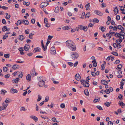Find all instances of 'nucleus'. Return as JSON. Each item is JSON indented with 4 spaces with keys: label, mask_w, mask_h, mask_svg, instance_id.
Segmentation results:
<instances>
[{
    "label": "nucleus",
    "mask_w": 125,
    "mask_h": 125,
    "mask_svg": "<svg viewBox=\"0 0 125 125\" xmlns=\"http://www.w3.org/2000/svg\"><path fill=\"white\" fill-rule=\"evenodd\" d=\"M66 46L72 51H75L76 50V48L74 43L71 40H69L66 42Z\"/></svg>",
    "instance_id": "f257e3e1"
},
{
    "label": "nucleus",
    "mask_w": 125,
    "mask_h": 125,
    "mask_svg": "<svg viewBox=\"0 0 125 125\" xmlns=\"http://www.w3.org/2000/svg\"><path fill=\"white\" fill-rule=\"evenodd\" d=\"M90 77L88 76L86 78L85 81L84 80H80V82L81 84L83 85L84 87H88L90 85L88 83L89 82L88 81L90 80Z\"/></svg>",
    "instance_id": "f03ea898"
},
{
    "label": "nucleus",
    "mask_w": 125,
    "mask_h": 125,
    "mask_svg": "<svg viewBox=\"0 0 125 125\" xmlns=\"http://www.w3.org/2000/svg\"><path fill=\"white\" fill-rule=\"evenodd\" d=\"M125 36V33L123 31H121L119 33H118L117 35L116 36V37H119L122 40H123L125 38L124 36Z\"/></svg>",
    "instance_id": "7ed1b4c3"
},
{
    "label": "nucleus",
    "mask_w": 125,
    "mask_h": 125,
    "mask_svg": "<svg viewBox=\"0 0 125 125\" xmlns=\"http://www.w3.org/2000/svg\"><path fill=\"white\" fill-rule=\"evenodd\" d=\"M39 80L40 81L38 83L40 87H42L45 84V82L44 81L46 80V79H44L43 80L42 78Z\"/></svg>",
    "instance_id": "20e7f679"
},
{
    "label": "nucleus",
    "mask_w": 125,
    "mask_h": 125,
    "mask_svg": "<svg viewBox=\"0 0 125 125\" xmlns=\"http://www.w3.org/2000/svg\"><path fill=\"white\" fill-rule=\"evenodd\" d=\"M72 53V54H71L72 58L73 60L77 59L79 56L78 54L75 52H73Z\"/></svg>",
    "instance_id": "39448f33"
},
{
    "label": "nucleus",
    "mask_w": 125,
    "mask_h": 125,
    "mask_svg": "<svg viewBox=\"0 0 125 125\" xmlns=\"http://www.w3.org/2000/svg\"><path fill=\"white\" fill-rule=\"evenodd\" d=\"M49 4V3H47L46 2H43L40 4V7L41 8H42L44 7H46Z\"/></svg>",
    "instance_id": "423d86ee"
},
{
    "label": "nucleus",
    "mask_w": 125,
    "mask_h": 125,
    "mask_svg": "<svg viewBox=\"0 0 125 125\" xmlns=\"http://www.w3.org/2000/svg\"><path fill=\"white\" fill-rule=\"evenodd\" d=\"M35 68H34L31 72V74L32 76H34V75L36 76L37 75V73L36 72L35 73Z\"/></svg>",
    "instance_id": "0eeeda50"
},
{
    "label": "nucleus",
    "mask_w": 125,
    "mask_h": 125,
    "mask_svg": "<svg viewBox=\"0 0 125 125\" xmlns=\"http://www.w3.org/2000/svg\"><path fill=\"white\" fill-rule=\"evenodd\" d=\"M51 53L52 54L54 55L56 53V51L55 48L54 47H52L50 50Z\"/></svg>",
    "instance_id": "6e6552de"
},
{
    "label": "nucleus",
    "mask_w": 125,
    "mask_h": 125,
    "mask_svg": "<svg viewBox=\"0 0 125 125\" xmlns=\"http://www.w3.org/2000/svg\"><path fill=\"white\" fill-rule=\"evenodd\" d=\"M30 46L28 44H26L24 47V50L26 51H28L29 50Z\"/></svg>",
    "instance_id": "1a4fd4ad"
},
{
    "label": "nucleus",
    "mask_w": 125,
    "mask_h": 125,
    "mask_svg": "<svg viewBox=\"0 0 125 125\" xmlns=\"http://www.w3.org/2000/svg\"><path fill=\"white\" fill-rule=\"evenodd\" d=\"M30 117L35 121L36 122H37L38 120V118L35 116L31 115L30 116Z\"/></svg>",
    "instance_id": "9d476101"
},
{
    "label": "nucleus",
    "mask_w": 125,
    "mask_h": 125,
    "mask_svg": "<svg viewBox=\"0 0 125 125\" xmlns=\"http://www.w3.org/2000/svg\"><path fill=\"white\" fill-rule=\"evenodd\" d=\"M75 78L77 81L81 79V76L78 74H77L75 76Z\"/></svg>",
    "instance_id": "9b49d317"
},
{
    "label": "nucleus",
    "mask_w": 125,
    "mask_h": 125,
    "mask_svg": "<svg viewBox=\"0 0 125 125\" xmlns=\"http://www.w3.org/2000/svg\"><path fill=\"white\" fill-rule=\"evenodd\" d=\"M94 12L96 14L100 16H102L103 15V13L101 12L98 10H95Z\"/></svg>",
    "instance_id": "f8f14e48"
},
{
    "label": "nucleus",
    "mask_w": 125,
    "mask_h": 125,
    "mask_svg": "<svg viewBox=\"0 0 125 125\" xmlns=\"http://www.w3.org/2000/svg\"><path fill=\"white\" fill-rule=\"evenodd\" d=\"M10 92L11 93L14 94L15 93H17L18 92V91L16 89H14L13 88H12L10 90Z\"/></svg>",
    "instance_id": "ddd939ff"
},
{
    "label": "nucleus",
    "mask_w": 125,
    "mask_h": 125,
    "mask_svg": "<svg viewBox=\"0 0 125 125\" xmlns=\"http://www.w3.org/2000/svg\"><path fill=\"white\" fill-rule=\"evenodd\" d=\"M20 80V79L18 78H16V79L12 80V82L13 83H18L19 81Z\"/></svg>",
    "instance_id": "4468645a"
},
{
    "label": "nucleus",
    "mask_w": 125,
    "mask_h": 125,
    "mask_svg": "<svg viewBox=\"0 0 125 125\" xmlns=\"http://www.w3.org/2000/svg\"><path fill=\"white\" fill-rule=\"evenodd\" d=\"M10 33L9 32H8L7 33H6L3 35L2 39L3 40H4L7 38L8 36V34Z\"/></svg>",
    "instance_id": "2eb2a0df"
},
{
    "label": "nucleus",
    "mask_w": 125,
    "mask_h": 125,
    "mask_svg": "<svg viewBox=\"0 0 125 125\" xmlns=\"http://www.w3.org/2000/svg\"><path fill=\"white\" fill-rule=\"evenodd\" d=\"M22 22L25 25H28L29 24V22L27 20H23Z\"/></svg>",
    "instance_id": "dca6fc26"
},
{
    "label": "nucleus",
    "mask_w": 125,
    "mask_h": 125,
    "mask_svg": "<svg viewBox=\"0 0 125 125\" xmlns=\"http://www.w3.org/2000/svg\"><path fill=\"white\" fill-rule=\"evenodd\" d=\"M41 49L39 47H37L34 49L33 52H34L35 53L37 52H40Z\"/></svg>",
    "instance_id": "f3484780"
},
{
    "label": "nucleus",
    "mask_w": 125,
    "mask_h": 125,
    "mask_svg": "<svg viewBox=\"0 0 125 125\" xmlns=\"http://www.w3.org/2000/svg\"><path fill=\"white\" fill-rule=\"evenodd\" d=\"M25 38V37L23 35H21L19 36V39L21 41L23 40Z\"/></svg>",
    "instance_id": "a211bd4d"
},
{
    "label": "nucleus",
    "mask_w": 125,
    "mask_h": 125,
    "mask_svg": "<svg viewBox=\"0 0 125 125\" xmlns=\"http://www.w3.org/2000/svg\"><path fill=\"white\" fill-rule=\"evenodd\" d=\"M100 100V98L98 97H96L94 99L93 102L94 103H96L99 102Z\"/></svg>",
    "instance_id": "6ab92c4d"
},
{
    "label": "nucleus",
    "mask_w": 125,
    "mask_h": 125,
    "mask_svg": "<svg viewBox=\"0 0 125 125\" xmlns=\"http://www.w3.org/2000/svg\"><path fill=\"white\" fill-rule=\"evenodd\" d=\"M31 77L30 74H28L27 75L26 77V79L28 82L31 81Z\"/></svg>",
    "instance_id": "aec40b11"
},
{
    "label": "nucleus",
    "mask_w": 125,
    "mask_h": 125,
    "mask_svg": "<svg viewBox=\"0 0 125 125\" xmlns=\"http://www.w3.org/2000/svg\"><path fill=\"white\" fill-rule=\"evenodd\" d=\"M101 81L102 83L104 85H106L108 84L107 81L105 80H101Z\"/></svg>",
    "instance_id": "412c9836"
},
{
    "label": "nucleus",
    "mask_w": 125,
    "mask_h": 125,
    "mask_svg": "<svg viewBox=\"0 0 125 125\" xmlns=\"http://www.w3.org/2000/svg\"><path fill=\"white\" fill-rule=\"evenodd\" d=\"M114 13L115 14H117L118 11V9L117 7H115L114 10Z\"/></svg>",
    "instance_id": "4be33fe9"
},
{
    "label": "nucleus",
    "mask_w": 125,
    "mask_h": 125,
    "mask_svg": "<svg viewBox=\"0 0 125 125\" xmlns=\"http://www.w3.org/2000/svg\"><path fill=\"white\" fill-rule=\"evenodd\" d=\"M84 94L87 96H89V93L88 91V90L87 89H85L84 91Z\"/></svg>",
    "instance_id": "5701e85b"
},
{
    "label": "nucleus",
    "mask_w": 125,
    "mask_h": 125,
    "mask_svg": "<svg viewBox=\"0 0 125 125\" xmlns=\"http://www.w3.org/2000/svg\"><path fill=\"white\" fill-rule=\"evenodd\" d=\"M8 29H7V27L6 26H4L2 28V31H8Z\"/></svg>",
    "instance_id": "b1692460"
},
{
    "label": "nucleus",
    "mask_w": 125,
    "mask_h": 125,
    "mask_svg": "<svg viewBox=\"0 0 125 125\" xmlns=\"http://www.w3.org/2000/svg\"><path fill=\"white\" fill-rule=\"evenodd\" d=\"M7 92L5 90H2L0 91V94L3 95H4Z\"/></svg>",
    "instance_id": "393cba45"
},
{
    "label": "nucleus",
    "mask_w": 125,
    "mask_h": 125,
    "mask_svg": "<svg viewBox=\"0 0 125 125\" xmlns=\"http://www.w3.org/2000/svg\"><path fill=\"white\" fill-rule=\"evenodd\" d=\"M18 65H17V64H14L12 66V68L14 69V70H15L16 69H18V68L17 66H18Z\"/></svg>",
    "instance_id": "a878e982"
},
{
    "label": "nucleus",
    "mask_w": 125,
    "mask_h": 125,
    "mask_svg": "<svg viewBox=\"0 0 125 125\" xmlns=\"http://www.w3.org/2000/svg\"><path fill=\"white\" fill-rule=\"evenodd\" d=\"M8 105V104L4 102L2 104L3 107L4 109H5V108L7 107Z\"/></svg>",
    "instance_id": "bb28decb"
},
{
    "label": "nucleus",
    "mask_w": 125,
    "mask_h": 125,
    "mask_svg": "<svg viewBox=\"0 0 125 125\" xmlns=\"http://www.w3.org/2000/svg\"><path fill=\"white\" fill-rule=\"evenodd\" d=\"M122 67V65L120 64L117 65V67L116 68L117 70H119L121 69Z\"/></svg>",
    "instance_id": "cd10ccee"
},
{
    "label": "nucleus",
    "mask_w": 125,
    "mask_h": 125,
    "mask_svg": "<svg viewBox=\"0 0 125 125\" xmlns=\"http://www.w3.org/2000/svg\"><path fill=\"white\" fill-rule=\"evenodd\" d=\"M90 16V12L87 13L85 15V17L86 18H89Z\"/></svg>",
    "instance_id": "c85d7f7f"
},
{
    "label": "nucleus",
    "mask_w": 125,
    "mask_h": 125,
    "mask_svg": "<svg viewBox=\"0 0 125 125\" xmlns=\"http://www.w3.org/2000/svg\"><path fill=\"white\" fill-rule=\"evenodd\" d=\"M59 10V7L57 6L55 8L54 11L56 13H57L58 12Z\"/></svg>",
    "instance_id": "c756f323"
},
{
    "label": "nucleus",
    "mask_w": 125,
    "mask_h": 125,
    "mask_svg": "<svg viewBox=\"0 0 125 125\" xmlns=\"http://www.w3.org/2000/svg\"><path fill=\"white\" fill-rule=\"evenodd\" d=\"M11 101L10 99L7 98L6 99L5 101L4 102L5 103H6L7 104L8 103H10Z\"/></svg>",
    "instance_id": "7c9ffc66"
},
{
    "label": "nucleus",
    "mask_w": 125,
    "mask_h": 125,
    "mask_svg": "<svg viewBox=\"0 0 125 125\" xmlns=\"http://www.w3.org/2000/svg\"><path fill=\"white\" fill-rule=\"evenodd\" d=\"M99 22V20L97 19H93V22L94 23H98Z\"/></svg>",
    "instance_id": "2f4dec72"
},
{
    "label": "nucleus",
    "mask_w": 125,
    "mask_h": 125,
    "mask_svg": "<svg viewBox=\"0 0 125 125\" xmlns=\"http://www.w3.org/2000/svg\"><path fill=\"white\" fill-rule=\"evenodd\" d=\"M111 104V102H110V103H109L108 102H106V103L104 104L105 105V106H107V107H109L110 105V104Z\"/></svg>",
    "instance_id": "473e14b6"
},
{
    "label": "nucleus",
    "mask_w": 125,
    "mask_h": 125,
    "mask_svg": "<svg viewBox=\"0 0 125 125\" xmlns=\"http://www.w3.org/2000/svg\"><path fill=\"white\" fill-rule=\"evenodd\" d=\"M42 99V97L39 94L38 95V98L37 100V101L38 102H39L40 101V100L41 99Z\"/></svg>",
    "instance_id": "72a5a7b5"
},
{
    "label": "nucleus",
    "mask_w": 125,
    "mask_h": 125,
    "mask_svg": "<svg viewBox=\"0 0 125 125\" xmlns=\"http://www.w3.org/2000/svg\"><path fill=\"white\" fill-rule=\"evenodd\" d=\"M110 34H111L112 35H115V36L116 37V35H117V33H118L116 32V33H115V32H111V31H110Z\"/></svg>",
    "instance_id": "f704fd0d"
},
{
    "label": "nucleus",
    "mask_w": 125,
    "mask_h": 125,
    "mask_svg": "<svg viewBox=\"0 0 125 125\" xmlns=\"http://www.w3.org/2000/svg\"><path fill=\"white\" fill-rule=\"evenodd\" d=\"M83 30L84 31H86L87 30V27L86 26H84L83 27Z\"/></svg>",
    "instance_id": "c9c22d12"
},
{
    "label": "nucleus",
    "mask_w": 125,
    "mask_h": 125,
    "mask_svg": "<svg viewBox=\"0 0 125 125\" xmlns=\"http://www.w3.org/2000/svg\"><path fill=\"white\" fill-rule=\"evenodd\" d=\"M8 70V68L6 67H3V70L4 72H6Z\"/></svg>",
    "instance_id": "e433bc0d"
},
{
    "label": "nucleus",
    "mask_w": 125,
    "mask_h": 125,
    "mask_svg": "<svg viewBox=\"0 0 125 125\" xmlns=\"http://www.w3.org/2000/svg\"><path fill=\"white\" fill-rule=\"evenodd\" d=\"M17 23H18L19 25L21 24L22 23V20H19L17 22Z\"/></svg>",
    "instance_id": "4c0bfd02"
},
{
    "label": "nucleus",
    "mask_w": 125,
    "mask_h": 125,
    "mask_svg": "<svg viewBox=\"0 0 125 125\" xmlns=\"http://www.w3.org/2000/svg\"><path fill=\"white\" fill-rule=\"evenodd\" d=\"M60 107L62 108H63L65 107V105L64 104L62 103L61 104Z\"/></svg>",
    "instance_id": "58836bf2"
},
{
    "label": "nucleus",
    "mask_w": 125,
    "mask_h": 125,
    "mask_svg": "<svg viewBox=\"0 0 125 125\" xmlns=\"http://www.w3.org/2000/svg\"><path fill=\"white\" fill-rule=\"evenodd\" d=\"M97 108L100 110H103V109L102 107L99 105H97L96 106Z\"/></svg>",
    "instance_id": "ea45409f"
},
{
    "label": "nucleus",
    "mask_w": 125,
    "mask_h": 125,
    "mask_svg": "<svg viewBox=\"0 0 125 125\" xmlns=\"http://www.w3.org/2000/svg\"><path fill=\"white\" fill-rule=\"evenodd\" d=\"M112 53L115 55L118 56V54L116 52H112Z\"/></svg>",
    "instance_id": "a19ab883"
},
{
    "label": "nucleus",
    "mask_w": 125,
    "mask_h": 125,
    "mask_svg": "<svg viewBox=\"0 0 125 125\" xmlns=\"http://www.w3.org/2000/svg\"><path fill=\"white\" fill-rule=\"evenodd\" d=\"M90 6V3H88L85 6V7L86 8V10H88V8Z\"/></svg>",
    "instance_id": "79ce46f5"
},
{
    "label": "nucleus",
    "mask_w": 125,
    "mask_h": 125,
    "mask_svg": "<svg viewBox=\"0 0 125 125\" xmlns=\"http://www.w3.org/2000/svg\"><path fill=\"white\" fill-rule=\"evenodd\" d=\"M42 48L43 49L44 51H45L47 49V48H46L45 47L44 45L43 44H42Z\"/></svg>",
    "instance_id": "37998d69"
},
{
    "label": "nucleus",
    "mask_w": 125,
    "mask_h": 125,
    "mask_svg": "<svg viewBox=\"0 0 125 125\" xmlns=\"http://www.w3.org/2000/svg\"><path fill=\"white\" fill-rule=\"evenodd\" d=\"M106 36H107V37L110 38L112 36V35L111 34H110V32H109V33H107L106 34Z\"/></svg>",
    "instance_id": "c03bdc74"
},
{
    "label": "nucleus",
    "mask_w": 125,
    "mask_h": 125,
    "mask_svg": "<svg viewBox=\"0 0 125 125\" xmlns=\"http://www.w3.org/2000/svg\"><path fill=\"white\" fill-rule=\"evenodd\" d=\"M83 27L82 25H79L78 26V28L80 29L81 30H83Z\"/></svg>",
    "instance_id": "a18cd8bd"
},
{
    "label": "nucleus",
    "mask_w": 125,
    "mask_h": 125,
    "mask_svg": "<svg viewBox=\"0 0 125 125\" xmlns=\"http://www.w3.org/2000/svg\"><path fill=\"white\" fill-rule=\"evenodd\" d=\"M4 56L6 58H8L9 57L10 55L9 54H6L4 55Z\"/></svg>",
    "instance_id": "49530a36"
},
{
    "label": "nucleus",
    "mask_w": 125,
    "mask_h": 125,
    "mask_svg": "<svg viewBox=\"0 0 125 125\" xmlns=\"http://www.w3.org/2000/svg\"><path fill=\"white\" fill-rule=\"evenodd\" d=\"M120 16L119 15H117L116 16V19L118 21L120 19Z\"/></svg>",
    "instance_id": "de8ad7c7"
},
{
    "label": "nucleus",
    "mask_w": 125,
    "mask_h": 125,
    "mask_svg": "<svg viewBox=\"0 0 125 125\" xmlns=\"http://www.w3.org/2000/svg\"><path fill=\"white\" fill-rule=\"evenodd\" d=\"M2 23L4 24H6V22L5 20L4 19L2 20Z\"/></svg>",
    "instance_id": "09e8293b"
},
{
    "label": "nucleus",
    "mask_w": 125,
    "mask_h": 125,
    "mask_svg": "<svg viewBox=\"0 0 125 125\" xmlns=\"http://www.w3.org/2000/svg\"><path fill=\"white\" fill-rule=\"evenodd\" d=\"M29 29L26 30L25 31V32L26 34H28L29 33Z\"/></svg>",
    "instance_id": "8fccbe9b"
},
{
    "label": "nucleus",
    "mask_w": 125,
    "mask_h": 125,
    "mask_svg": "<svg viewBox=\"0 0 125 125\" xmlns=\"http://www.w3.org/2000/svg\"><path fill=\"white\" fill-rule=\"evenodd\" d=\"M101 27H100V28H101V30L102 31L104 32L105 31V29L103 27H102L101 28Z\"/></svg>",
    "instance_id": "3c124183"
},
{
    "label": "nucleus",
    "mask_w": 125,
    "mask_h": 125,
    "mask_svg": "<svg viewBox=\"0 0 125 125\" xmlns=\"http://www.w3.org/2000/svg\"><path fill=\"white\" fill-rule=\"evenodd\" d=\"M33 34H32V33H30L29 36V38L31 39H32V38L31 37V36L33 35Z\"/></svg>",
    "instance_id": "603ef678"
},
{
    "label": "nucleus",
    "mask_w": 125,
    "mask_h": 125,
    "mask_svg": "<svg viewBox=\"0 0 125 125\" xmlns=\"http://www.w3.org/2000/svg\"><path fill=\"white\" fill-rule=\"evenodd\" d=\"M10 75L9 74H7L5 76V77L6 78H8L10 77Z\"/></svg>",
    "instance_id": "864d4df0"
},
{
    "label": "nucleus",
    "mask_w": 125,
    "mask_h": 125,
    "mask_svg": "<svg viewBox=\"0 0 125 125\" xmlns=\"http://www.w3.org/2000/svg\"><path fill=\"white\" fill-rule=\"evenodd\" d=\"M94 25L91 23H90L88 25V27H93Z\"/></svg>",
    "instance_id": "5fc2aeb1"
},
{
    "label": "nucleus",
    "mask_w": 125,
    "mask_h": 125,
    "mask_svg": "<svg viewBox=\"0 0 125 125\" xmlns=\"http://www.w3.org/2000/svg\"><path fill=\"white\" fill-rule=\"evenodd\" d=\"M2 8L3 9L5 10H7L8 9V8L7 7H5L4 6H3L2 7Z\"/></svg>",
    "instance_id": "6e6d98bb"
},
{
    "label": "nucleus",
    "mask_w": 125,
    "mask_h": 125,
    "mask_svg": "<svg viewBox=\"0 0 125 125\" xmlns=\"http://www.w3.org/2000/svg\"><path fill=\"white\" fill-rule=\"evenodd\" d=\"M10 17V14H9V15H8L6 16L5 17L6 19H9Z\"/></svg>",
    "instance_id": "4d7b16f0"
},
{
    "label": "nucleus",
    "mask_w": 125,
    "mask_h": 125,
    "mask_svg": "<svg viewBox=\"0 0 125 125\" xmlns=\"http://www.w3.org/2000/svg\"><path fill=\"white\" fill-rule=\"evenodd\" d=\"M123 96L121 94H120L119 95L118 98L119 99H121L122 98Z\"/></svg>",
    "instance_id": "13d9d810"
},
{
    "label": "nucleus",
    "mask_w": 125,
    "mask_h": 125,
    "mask_svg": "<svg viewBox=\"0 0 125 125\" xmlns=\"http://www.w3.org/2000/svg\"><path fill=\"white\" fill-rule=\"evenodd\" d=\"M97 65V63L96 62H94L93 63V66L94 67H96Z\"/></svg>",
    "instance_id": "bf43d9fd"
},
{
    "label": "nucleus",
    "mask_w": 125,
    "mask_h": 125,
    "mask_svg": "<svg viewBox=\"0 0 125 125\" xmlns=\"http://www.w3.org/2000/svg\"><path fill=\"white\" fill-rule=\"evenodd\" d=\"M104 92H105L108 94H109L110 93V92H109V91L108 89H106L104 91Z\"/></svg>",
    "instance_id": "052dcab7"
},
{
    "label": "nucleus",
    "mask_w": 125,
    "mask_h": 125,
    "mask_svg": "<svg viewBox=\"0 0 125 125\" xmlns=\"http://www.w3.org/2000/svg\"><path fill=\"white\" fill-rule=\"evenodd\" d=\"M120 62V61L119 60H117L115 62V64H117L119 63Z\"/></svg>",
    "instance_id": "680f3d73"
},
{
    "label": "nucleus",
    "mask_w": 125,
    "mask_h": 125,
    "mask_svg": "<svg viewBox=\"0 0 125 125\" xmlns=\"http://www.w3.org/2000/svg\"><path fill=\"white\" fill-rule=\"evenodd\" d=\"M104 64H102L101 65V70H104Z\"/></svg>",
    "instance_id": "e2e57ef3"
},
{
    "label": "nucleus",
    "mask_w": 125,
    "mask_h": 125,
    "mask_svg": "<svg viewBox=\"0 0 125 125\" xmlns=\"http://www.w3.org/2000/svg\"><path fill=\"white\" fill-rule=\"evenodd\" d=\"M113 45L115 48H116L118 46L117 44V45L115 43H114Z\"/></svg>",
    "instance_id": "0e129e2a"
},
{
    "label": "nucleus",
    "mask_w": 125,
    "mask_h": 125,
    "mask_svg": "<svg viewBox=\"0 0 125 125\" xmlns=\"http://www.w3.org/2000/svg\"><path fill=\"white\" fill-rule=\"evenodd\" d=\"M68 64L70 66H72L73 65V63L71 62H68Z\"/></svg>",
    "instance_id": "69168bd1"
},
{
    "label": "nucleus",
    "mask_w": 125,
    "mask_h": 125,
    "mask_svg": "<svg viewBox=\"0 0 125 125\" xmlns=\"http://www.w3.org/2000/svg\"><path fill=\"white\" fill-rule=\"evenodd\" d=\"M31 22L32 24H34L35 21V20L34 19H33L31 20Z\"/></svg>",
    "instance_id": "338daca9"
},
{
    "label": "nucleus",
    "mask_w": 125,
    "mask_h": 125,
    "mask_svg": "<svg viewBox=\"0 0 125 125\" xmlns=\"http://www.w3.org/2000/svg\"><path fill=\"white\" fill-rule=\"evenodd\" d=\"M108 125H113V123L112 122L109 121L108 124Z\"/></svg>",
    "instance_id": "774afa93"
}]
</instances>
